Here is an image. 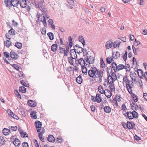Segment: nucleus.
Segmentation results:
<instances>
[{
  "instance_id": "nucleus-44",
  "label": "nucleus",
  "mask_w": 147,
  "mask_h": 147,
  "mask_svg": "<svg viewBox=\"0 0 147 147\" xmlns=\"http://www.w3.org/2000/svg\"><path fill=\"white\" fill-rule=\"evenodd\" d=\"M11 66L18 71L19 70L20 68V67L18 65L16 64H13L11 65Z\"/></svg>"
},
{
  "instance_id": "nucleus-15",
  "label": "nucleus",
  "mask_w": 147,
  "mask_h": 147,
  "mask_svg": "<svg viewBox=\"0 0 147 147\" xmlns=\"http://www.w3.org/2000/svg\"><path fill=\"white\" fill-rule=\"evenodd\" d=\"M78 64L81 65V66H86L85 62L84 61V59H83L82 58H80L78 60Z\"/></svg>"
},
{
  "instance_id": "nucleus-11",
  "label": "nucleus",
  "mask_w": 147,
  "mask_h": 147,
  "mask_svg": "<svg viewBox=\"0 0 147 147\" xmlns=\"http://www.w3.org/2000/svg\"><path fill=\"white\" fill-rule=\"evenodd\" d=\"M28 0H20V4L21 7L23 8L26 7L27 5L26 1Z\"/></svg>"
},
{
  "instance_id": "nucleus-59",
  "label": "nucleus",
  "mask_w": 147,
  "mask_h": 147,
  "mask_svg": "<svg viewBox=\"0 0 147 147\" xmlns=\"http://www.w3.org/2000/svg\"><path fill=\"white\" fill-rule=\"evenodd\" d=\"M123 81H124L125 83H126V82H128V81L129 80L128 78L126 76L123 77Z\"/></svg>"
},
{
  "instance_id": "nucleus-3",
  "label": "nucleus",
  "mask_w": 147,
  "mask_h": 147,
  "mask_svg": "<svg viewBox=\"0 0 147 147\" xmlns=\"http://www.w3.org/2000/svg\"><path fill=\"white\" fill-rule=\"evenodd\" d=\"M92 102L96 101L98 103H100L102 101L101 95L99 94H97L95 97L92 96Z\"/></svg>"
},
{
  "instance_id": "nucleus-56",
  "label": "nucleus",
  "mask_w": 147,
  "mask_h": 147,
  "mask_svg": "<svg viewBox=\"0 0 147 147\" xmlns=\"http://www.w3.org/2000/svg\"><path fill=\"white\" fill-rule=\"evenodd\" d=\"M115 96L116 97L115 98L116 101L119 102L121 101V97L120 96H118L117 95H116Z\"/></svg>"
},
{
  "instance_id": "nucleus-46",
  "label": "nucleus",
  "mask_w": 147,
  "mask_h": 147,
  "mask_svg": "<svg viewBox=\"0 0 147 147\" xmlns=\"http://www.w3.org/2000/svg\"><path fill=\"white\" fill-rule=\"evenodd\" d=\"M69 45L70 47L71 48L72 46V40L71 37V36H69Z\"/></svg>"
},
{
  "instance_id": "nucleus-7",
  "label": "nucleus",
  "mask_w": 147,
  "mask_h": 147,
  "mask_svg": "<svg viewBox=\"0 0 147 147\" xmlns=\"http://www.w3.org/2000/svg\"><path fill=\"white\" fill-rule=\"evenodd\" d=\"M70 54L71 55V57L73 59H76L77 57V56L76 53L77 52L74 49H73L71 50L70 51Z\"/></svg>"
},
{
  "instance_id": "nucleus-13",
  "label": "nucleus",
  "mask_w": 147,
  "mask_h": 147,
  "mask_svg": "<svg viewBox=\"0 0 147 147\" xmlns=\"http://www.w3.org/2000/svg\"><path fill=\"white\" fill-rule=\"evenodd\" d=\"M104 93L105 95L108 98H110L112 95V94L110 91L108 89H106L105 90Z\"/></svg>"
},
{
  "instance_id": "nucleus-50",
  "label": "nucleus",
  "mask_w": 147,
  "mask_h": 147,
  "mask_svg": "<svg viewBox=\"0 0 147 147\" xmlns=\"http://www.w3.org/2000/svg\"><path fill=\"white\" fill-rule=\"evenodd\" d=\"M132 48L133 50V53H134V54L136 55H137L138 52L136 49V48H135L134 45H132Z\"/></svg>"
},
{
  "instance_id": "nucleus-12",
  "label": "nucleus",
  "mask_w": 147,
  "mask_h": 147,
  "mask_svg": "<svg viewBox=\"0 0 147 147\" xmlns=\"http://www.w3.org/2000/svg\"><path fill=\"white\" fill-rule=\"evenodd\" d=\"M113 42L111 40H109L107 41L105 45V47L107 49H109L111 48L112 46Z\"/></svg>"
},
{
  "instance_id": "nucleus-8",
  "label": "nucleus",
  "mask_w": 147,
  "mask_h": 147,
  "mask_svg": "<svg viewBox=\"0 0 147 147\" xmlns=\"http://www.w3.org/2000/svg\"><path fill=\"white\" fill-rule=\"evenodd\" d=\"M35 125L36 128H38L37 131L38 132H40V130L42 129V124L41 123L38 121H36L35 122Z\"/></svg>"
},
{
  "instance_id": "nucleus-9",
  "label": "nucleus",
  "mask_w": 147,
  "mask_h": 147,
  "mask_svg": "<svg viewBox=\"0 0 147 147\" xmlns=\"http://www.w3.org/2000/svg\"><path fill=\"white\" fill-rule=\"evenodd\" d=\"M10 55L11 58L15 60H17L18 58V55L17 54L12 51L10 52Z\"/></svg>"
},
{
  "instance_id": "nucleus-61",
  "label": "nucleus",
  "mask_w": 147,
  "mask_h": 147,
  "mask_svg": "<svg viewBox=\"0 0 147 147\" xmlns=\"http://www.w3.org/2000/svg\"><path fill=\"white\" fill-rule=\"evenodd\" d=\"M134 138L135 140L137 141L141 139L140 138L136 135H135L134 136Z\"/></svg>"
},
{
  "instance_id": "nucleus-39",
  "label": "nucleus",
  "mask_w": 147,
  "mask_h": 147,
  "mask_svg": "<svg viewBox=\"0 0 147 147\" xmlns=\"http://www.w3.org/2000/svg\"><path fill=\"white\" fill-rule=\"evenodd\" d=\"M98 91L101 94H104V92H105V91L103 90L102 87L101 85L98 86Z\"/></svg>"
},
{
  "instance_id": "nucleus-42",
  "label": "nucleus",
  "mask_w": 147,
  "mask_h": 147,
  "mask_svg": "<svg viewBox=\"0 0 147 147\" xmlns=\"http://www.w3.org/2000/svg\"><path fill=\"white\" fill-rule=\"evenodd\" d=\"M15 46L18 49H20L22 47V45L20 43L16 42L15 44Z\"/></svg>"
},
{
  "instance_id": "nucleus-60",
  "label": "nucleus",
  "mask_w": 147,
  "mask_h": 147,
  "mask_svg": "<svg viewBox=\"0 0 147 147\" xmlns=\"http://www.w3.org/2000/svg\"><path fill=\"white\" fill-rule=\"evenodd\" d=\"M7 112L9 115L11 116V115H12L13 113V112L9 109H8L7 110Z\"/></svg>"
},
{
  "instance_id": "nucleus-51",
  "label": "nucleus",
  "mask_w": 147,
  "mask_h": 147,
  "mask_svg": "<svg viewBox=\"0 0 147 147\" xmlns=\"http://www.w3.org/2000/svg\"><path fill=\"white\" fill-rule=\"evenodd\" d=\"M44 2V0H38V4L36 5V6L38 5V7L42 5V4Z\"/></svg>"
},
{
  "instance_id": "nucleus-21",
  "label": "nucleus",
  "mask_w": 147,
  "mask_h": 147,
  "mask_svg": "<svg viewBox=\"0 0 147 147\" xmlns=\"http://www.w3.org/2000/svg\"><path fill=\"white\" fill-rule=\"evenodd\" d=\"M78 40L79 41L82 43L83 46H84L85 45V42L83 36L81 35L80 36L78 37Z\"/></svg>"
},
{
  "instance_id": "nucleus-40",
  "label": "nucleus",
  "mask_w": 147,
  "mask_h": 147,
  "mask_svg": "<svg viewBox=\"0 0 147 147\" xmlns=\"http://www.w3.org/2000/svg\"><path fill=\"white\" fill-rule=\"evenodd\" d=\"M47 35L49 36V39L51 40H52L54 39V35L53 33L52 32H49L47 33Z\"/></svg>"
},
{
  "instance_id": "nucleus-19",
  "label": "nucleus",
  "mask_w": 147,
  "mask_h": 147,
  "mask_svg": "<svg viewBox=\"0 0 147 147\" xmlns=\"http://www.w3.org/2000/svg\"><path fill=\"white\" fill-rule=\"evenodd\" d=\"M11 5L13 7H17L19 3L18 0H11Z\"/></svg>"
},
{
  "instance_id": "nucleus-58",
  "label": "nucleus",
  "mask_w": 147,
  "mask_h": 147,
  "mask_svg": "<svg viewBox=\"0 0 147 147\" xmlns=\"http://www.w3.org/2000/svg\"><path fill=\"white\" fill-rule=\"evenodd\" d=\"M135 45L136 47L138 45L140 44V42L138 40H137L136 39H135Z\"/></svg>"
},
{
  "instance_id": "nucleus-38",
  "label": "nucleus",
  "mask_w": 147,
  "mask_h": 147,
  "mask_svg": "<svg viewBox=\"0 0 147 147\" xmlns=\"http://www.w3.org/2000/svg\"><path fill=\"white\" fill-rule=\"evenodd\" d=\"M20 134L21 135L22 137H23V138H28V134L25 132L21 131L20 132Z\"/></svg>"
},
{
  "instance_id": "nucleus-26",
  "label": "nucleus",
  "mask_w": 147,
  "mask_h": 147,
  "mask_svg": "<svg viewBox=\"0 0 147 147\" xmlns=\"http://www.w3.org/2000/svg\"><path fill=\"white\" fill-rule=\"evenodd\" d=\"M38 7L43 13H45L47 11V9L45 6L42 5Z\"/></svg>"
},
{
  "instance_id": "nucleus-23",
  "label": "nucleus",
  "mask_w": 147,
  "mask_h": 147,
  "mask_svg": "<svg viewBox=\"0 0 147 147\" xmlns=\"http://www.w3.org/2000/svg\"><path fill=\"white\" fill-rule=\"evenodd\" d=\"M57 46L56 43L53 45L51 46V50L53 52L56 51L57 50Z\"/></svg>"
},
{
  "instance_id": "nucleus-25",
  "label": "nucleus",
  "mask_w": 147,
  "mask_h": 147,
  "mask_svg": "<svg viewBox=\"0 0 147 147\" xmlns=\"http://www.w3.org/2000/svg\"><path fill=\"white\" fill-rule=\"evenodd\" d=\"M127 69V67H126L123 64H119L117 66V71L123 69Z\"/></svg>"
},
{
  "instance_id": "nucleus-32",
  "label": "nucleus",
  "mask_w": 147,
  "mask_h": 147,
  "mask_svg": "<svg viewBox=\"0 0 147 147\" xmlns=\"http://www.w3.org/2000/svg\"><path fill=\"white\" fill-rule=\"evenodd\" d=\"M120 43L119 41H115L114 42L113 46L114 48L118 47L119 46Z\"/></svg>"
},
{
  "instance_id": "nucleus-6",
  "label": "nucleus",
  "mask_w": 147,
  "mask_h": 147,
  "mask_svg": "<svg viewBox=\"0 0 147 147\" xmlns=\"http://www.w3.org/2000/svg\"><path fill=\"white\" fill-rule=\"evenodd\" d=\"M74 48L76 52L78 54L81 53L83 52V51H85L83 48L79 47L78 45H76Z\"/></svg>"
},
{
  "instance_id": "nucleus-20",
  "label": "nucleus",
  "mask_w": 147,
  "mask_h": 147,
  "mask_svg": "<svg viewBox=\"0 0 147 147\" xmlns=\"http://www.w3.org/2000/svg\"><path fill=\"white\" fill-rule=\"evenodd\" d=\"M112 68L115 72L117 71V66L115 62H113L111 64Z\"/></svg>"
},
{
  "instance_id": "nucleus-41",
  "label": "nucleus",
  "mask_w": 147,
  "mask_h": 147,
  "mask_svg": "<svg viewBox=\"0 0 147 147\" xmlns=\"http://www.w3.org/2000/svg\"><path fill=\"white\" fill-rule=\"evenodd\" d=\"M74 59L71 58V57H68V60L69 63L71 65H73L74 64V61L73 60Z\"/></svg>"
},
{
  "instance_id": "nucleus-33",
  "label": "nucleus",
  "mask_w": 147,
  "mask_h": 147,
  "mask_svg": "<svg viewBox=\"0 0 147 147\" xmlns=\"http://www.w3.org/2000/svg\"><path fill=\"white\" fill-rule=\"evenodd\" d=\"M132 117L133 119L134 118L137 119L138 117V114L134 110L132 112Z\"/></svg>"
},
{
  "instance_id": "nucleus-10",
  "label": "nucleus",
  "mask_w": 147,
  "mask_h": 147,
  "mask_svg": "<svg viewBox=\"0 0 147 147\" xmlns=\"http://www.w3.org/2000/svg\"><path fill=\"white\" fill-rule=\"evenodd\" d=\"M13 143L16 147H19L20 145V141L17 138H15L13 141Z\"/></svg>"
},
{
  "instance_id": "nucleus-4",
  "label": "nucleus",
  "mask_w": 147,
  "mask_h": 147,
  "mask_svg": "<svg viewBox=\"0 0 147 147\" xmlns=\"http://www.w3.org/2000/svg\"><path fill=\"white\" fill-rule=\"evenodd\" d=\"M91 56H88L87 57L85 58L84 61L85 62L86 66L87 67H89L91 66L90 64H91V62H92L90 60L91 59Z\"/></svg>"
},
{
  "instance_id": "nucleus-28",
  "label": "nucleus",
  "mask_w": 147,
  "mask_h": 147,
  "mask_svg": "<svg viewBox=\"0 0 147 147\" xmlns=\"http://www.w3.org/2000/svg\"><path fill=\"white\" fill-rule=\"evenodd\" d=\"M113 83H108L110 84V85H109V87L110 88V90L112 92H114L115 91V87L114 86V84H113Z\"/></svg>"
},
{
  "instance_id": "nucleus-37",
  "label": "nucleus",
  "mask_w": 147,
  "mask_h": 147,
  "mask_svg": "<svg viewBox=\"0 0 147 147\" xmlns=\"http://www.w3.org/2000/svg\"><path fill=\"white\" fill-rule=\"evenodd\" d=\"M19 90L22 93H25L26 92V89L23 86L20 87L19 88Z\"/></svg>"
},
{
  "instance_id": "nucleus-53",
  "label": "nucleus",
  "mask_w": 147,
  "mask_h": 147,
  "mask_svg": "<svg viewBox=\"0 0 147 147\" xmlns=\"http://www.w3.org/2000/svg\"><path fill=\"white\" fill-rule=\"evenodd\" d=\"M127 52L126 51H125L124 55L123 56V58L125 62L126 61V60L127 59Z\"/></svg>"
},
{
  "instance_id": "nucleus-63",
  "label": "nucleus",
  "mask_w": 147,
  "mask_h": 147,
  "mask_svg": "<svg viewBox=\"0 0 147 147\" xmlns=\"http://www.w3.org/2000/svg\"><path fill=\"white\" fill-rule=\"evenodd\" d=\"M11 117H13V118L15 119H19L18 116H16L15 114L13 113L12 115H11Z\"/></svg>"
},
{
  "instance_id": "nucleus-2",
  "label": "nucleus",
  "mask_w": 147,
  "mask_h": 147,
  "mask_svg": "<svg viewBox=\"0 0 147 147\" xmlns=\"http://www.w3.org/2000/svg\"><path fill=\"white\" fill-rule=\"evenodd\" d=\"M126 88L129 93L131 94L132 93L131 88L134 87V84L132 81L128 80V82H126Z\"/></svg>"
},
{
  "instance_id": "nucleus-47",
  "label": "nucleus",
  "mask_w": 147,
  "mask_h": 147,
  "mask_svg": "<svg viewBox=\"0 0 147 147\" xmlns=\"http://www.w3.org/2000/svg\"><path fill=\"white\" fill-rule=\"evenodd\" d=\"M113 79V78L112 76L110 75H108V82L107 83V85L108 84V83H109L111 81H112Z\"/></svg>"
},
{
  "instance_id": "nucleus-48",
  "label": "nucleus",
  "mask_w": 147,
  "mask_h": 147,
  "mask_svg": "<svg viewBox=\"0 0 147 147\" xmlns=\"http://www.w3.org/2000/svg\"><path fill=\"white\" fill-rule=\"evenodd\" d=\"M20 82L22 84L26 87H28L29 86V85L24 82L23 80H21L20 81Z\"/></svg>"
},
{
  "instance_id": "nucleus-1",
  "label": "nucleus",
  "mask_w": 147,
  "mask_h": 147,
  "mask_svg": "<svg viewBox=\"0 0 147 147\" xmlns=\"http://www.w3.org/2000/svg\"><path fill=\"white\" fill-rule=\"evenodd\" d=\"M92 75L96 78H101L103 75V71L100 70L98 71L95 67H92Z\"/></svg>"
},
{
  "instance_id": "nucleus-22",
  "label": "nucleus",
  "mask_w": 147,
  "mask_h": 147,
  "mask_svg": "<svg viewBox=\"0 0 147 147\" xmlns=\"http://www.w3.org/2000/svg\"><path fill=\"white\" fill-rule=\"evenodd\" d=\"M104 111L107 113H110L111 112V108L108 106H106L104 108Z\"/></svg>"
},
{
  "instance_id": "nucleus-16",
  "label": "nucleus",
  "mask_w": 147,
  "mask_h": 147,
  "mask_svg": "<svg viewBox=\"0 0 147 147\" xmlns=\"http://www.w3.org/2000/svg\"><path fill=\"white\" fill-rule=\"evenodd\" d=\"M48 140L50 142H53L55 141V139L54 137L51 135H49L47 138Z\"/></svg>"
},
{
  "instance_id": "nucleus-14",
  "label": "nucleus",
  "mask_w": 147,
  "mask_h": 147,
  "mask_svg": "<svg viewBox=\"0 0 147 147\" xmlns=\"http://www.w3.org/2000/svg\"><path fill=\"white\" fill-rule=\"evenodd\" d=\"M120 54L119 52L116 51V52H114L113 53L112 57L115 59H117L120 57Z\"/></svg>"
},
{
  "instance_id": "nucleus-35",
  "label": "nucleus",
  "mask_w": 147,
  "mask_h": 147,
  "mask_svg": "<svg viewBox=\"0 0 147 147\" xmlns=\"http://www.w3.org/2000/svg\"><path fill=\"white\" fill-rule=\"evenodd\" d=\"M81 67L83 73L84 74H87V70L86 68L88 67L86 66H83Z\"/></svg>"
},
{
  "instance_id": "nucleus-18",
  "label": "nucleus",
  "mask_w": 147,
  "mask_h": 147,
  "mask_svg": "<svg viewBox=\"0 0 147 147\" xmlns=\"http://www.w3.org/2000/svg\"><path fill=\"white\" fill-rule=\"evenodd\" d=\"M2 132L3 135L5 136H7L9 134L10 131L9 129L4 128Z\"/></svg>"
},
{
  "instance_id": "nucleus-62",
  "label": "nucleus",
  "mask_w": 147,
  "mask_h": 147,
  "mask_svg": "<svg viewBox=\"0 0 147 147\" xmlns=\"http://www.w3.org/2000/svg\"><path fill=\"white\" fill-rule=\"evenodd\" d=\"M22 147H29L28 144L26 142H23L22 144Z\"/></svg>"
},
{
  "instance_id": "nucleus-24",
  "label": "nucleus",
  "mask_w": 147,
  "mask_h": 147,
  "mask_svg": "<svg viewBox=\"0 0 147 147\" xmlns=\"http://www.w3.org/2000/svg\"><path fill=\"white\" fill-rule=\"evenodd\" d=\"M4 3L7 7H10L12 6L11 1L9 0H5Z\"/></svg>"
},
{
  "instance_id": "nucleus-43",
  "label": "nucleus",
  "mask_w": 147,
  "mask_h": 147,
  "mask_svg": "<svg viewBox=\"0 0 147 147\" xmlns=\"http://www.w3.org/2000/svg\"><path fill=\"white\" fill-rule=\"evenodd\" d=\"M127 117L130 119H132L133 118L132 117V112L129 111L127 112Z\"/></svg>"
},
{
  "instance_id": "nucleus-5",
  "label": "nucleus",
  "mask_w": 147,
  "mask_h": 147,
  "mask_svg": "<svg viewBox=\"0 0 147 147\" xmlns=\"http://www.w3.org/2000/svg\"><path fill=\"white\" fill-rule=\"evenodd\" d=\"M39 21L42 22L45 26H47L46 19L44 16L43 15L40 14L38 18Z\"/></svg>"
},
{
  "instance_id": "nucleus-54",
  "label": "nucleus",
  "mask_w": 147,
  "mask_h": 147,
  "mask_svg": "<svg viewBox=\"0 0 147 147\" xmlns=\"http://www.w3.org/2000/svg\"><path fill=\"white\" fill-rule=\"evenodd\" d=\"M9 127L10 129H11V130L13 131H16L17 129V127L16 126H9Z\"/></svg>"
},
{
  "instance_id": "nucleus-36",
  "label": "nucleus",
  "mask_w": 147,
  "mask_h": 147,
  "mask_svg": "<svg viewBox=\"0 0 147 147\" xmlns=\"http://www.w3.org/2000/svg\"><path fill=\"white\" fill-rule=\"evenodd\" d=\"M5 141L3 137L0 136V146L4 144L5 143Z\"/></svg>"
},
{
  "instance_id": "nucleus-34",
  "label": "nucleus",
  "mask_w": 147,
  "mask_h": 147,
  "mask_svg": "<svg viewBox=\"0 0 147 147\" xmlns=\"http://www.w3.org/2000/svg\"><path fill=\"white\" fill-rule=\"evenodd\" d=\"M44 131H43V132H41L40 133H39L38 134V137L43 142H45V139L44 138H43L41 136L42 135L44 134Z\"/></svg>"
},
{
  "instance_id": "nucleus-17",
  "label": "nucleus",
  "mask_w": 147,
  "mask_h": 147,
  "mask_svg": "<svg viewBox=\"0 0 147 147\" xmlns=\"http://www.w3.org/2000/svg\"><path fill=\"white\" fill-rule=\"evenodd\" d=\"M28 104L29 106L32 107H34L36 105L34 101L30 100H29L28 101Z\"/></svg>"
},
{
  "instance_id": "nucleus-49",
  "label": "nucleus",
  "mask_w": 147,
  "mask_h": 147,
  "mask_svg": "<svg viewBox=\"0 0 147 147\" xmlns=\"http://www.w3.org/2000/svg\"><path fill=\"white\" fill-rule=\"evenodd\" d=\"M15 93L16 95H17V97L20 98V99H21V96L20 94L19 93L18 90H15Z\"/></svg>"
},
{
  "instance_id": "nucleus-30",
  "label": "nucleus",
  "mask_w": 147,
  "mask_h": 147,
  "mask_svg": "<svg viewBox=\"0 0 147 147\" xmlns=\"http://www.w3.org/2000/svg\"><path fill=\"white\" fill-rule=\"evenodd\" d=\"M36 112L34 111H32L30 113L31 117L33 119H36L37 118V116L36 115Z\"/></svg>"
},
{
  "instance_id": "nucleus-31",
  "label": "nucleus",
  "mask_w": 147,
  "mask_h": 147,
  "mask_svg": "<svg viewBox=\"0 0 147 147\" xmlns=\"http://www.w3.org/2000/svg\"><path fill=\"white\" fill-rule=\"evenodd\" d=\"M132 95L131 97L133 100L135 102H137L138 99V96L134 94H133L132 93Z\"/></svg>"
},
{
  "instance_id": "nucleus-55",
  "label": "nucleus",
  "mask_w": 147,
  "mask_h": 147,
  "mask_svg": "<svg viewBox=\"0 0 147 147\" xmlns=\"http://www.w3.org/2000/svg\"><path fill=\"white\" fill-rule=\"evenodd\" d=\"M67 3L70 5H72L74 4V1L73 0H66Z\"/></svg>"
},
{
  "instance_id": "nucleus-29",
  "label": "nucleus",
  "mask_w": 147,
  "mask_h": 147,
  "mask_svg": "<svg viewBox=\"0 0 147 147\" xmlns=\"http://www.w3.org/2000/svg\"><path fill=\"white\" fill-rule=\"evenodd\" d=\"M76 81L79 84H81L82 82V76H79L76 78Z\"/></svg>"
},
{
  "instance_id": "nucleus-57",
  "label": "nucleus",
  "mask_w": 147,
  "mask_h": 147,
  "mask_svg": "<svg viewBox=\"0 0 147 147\" xmlns=\"http://www.w3.org/2000/svg\"><path fill=\"white\" fill-rule=\"evenodd\" d=\"M4 56L6 57L7 58H9V53L7 52H5L3 53Z\"/></svg>"
},
{
  "instance_id": "nucleus-52",
  "label": "nucleus",
  "mask_w": 147,
  "mask_h": 147,
  "mask_svg": "<svg viewBox=\"0 0 147 147\" xmlns=\"http://www.w3.org/2000/svg\"><path fill=\"white\" fill-rule=\"evenodd\" d=\"M129 125V127H128V129H131L132 128H134V127L135 126V124L133 122L131 123V125Z\"/></svg>"
},
{
  "instance_id": "nucleus-45",
  "label": "nucleus",
  "mask_w": 147,
  "mask_h": 147,
  "mask_svg": "<svg viewBox=\"0 0 147 147\" xmlns=\"http://www.w3.org/2000/svg\"><path fill=\"white\" fill-rule=\"evenodd\" d=\"M14 30L11 28V30L9 31V34L10 35H14Z\"/></svg>"
},
{
  "instance_id": "nucleus-27",
  "label": "nucleus",
  "mask_w": 147,
  "mask_h": 147,
  "mask_svg": "<svg viewBox=\"0 0 147 147\" xmlns=\"http://www.w3.org/2000/svg\"><path fill=\"white\" fill-rule=\"evenodd\" d=\"M11 45V42L9 40H6L4 41V46H5L7 47H9Z\"/></svg>"
},
{
  "instance_id": "nucleus-64",
  "label": "nucleus",
  "mask_w": 147,
  "mask_h": 147,
  "mask_svg": "<svg viewBox=\"0 0 147 147\" xmlns=\"http://www.w3.org/2000/svg\"><path fill=\"white\" fill-rule=\"evenodd\" d=\"M143 96L144 99L147 101V94L146 93H144Z\"/></svg>"
}]
</instances>
